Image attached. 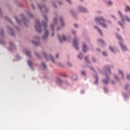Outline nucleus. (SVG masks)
<instances>
[{
    "label": "nucleus",
    "instance_id": "18",
    "mask_svg": "<svg viewBox=\"0 0 130 130\" xmlns=\"http://www.w3.org/2000/svg\"><path fill=\"white\" fill-rule=\"evenodd\" d=\"M105 70L109 71V73H111L110 68L109 67H106V68H105Z\"/></svg>",
    "mask_w": 130,
    "mask_h": 130
},
{
    "label": "nucleus",
    "instance_id": "8",
    "mask_svg": "<svg viewBox=\"0 0 130 130\" xmlns=\"http://www.w3.org/2000/svg\"><path fill=\"white\" fill-rule=\"evenodd\" d=\"M58 38L59 40H60V42L66 41L67 40V38L65 36H63L62 37H60V36H58Z\"/></svg>",
    "mask_w": 130,
    "mask_h": 130
},
{
    "label": "nucleus",
    "instance_id": "33",
    "mask_svg": "<svg viewBox=\"0 0 130 130\" xmlns=\"http://www.w3.org/2000/svg\"><path fill=\"white\" fill-rule=\"evenodd\" d=\"M99 41L102 43H104V41L103 40H102V39L99 40Z\"/></svg>",
    "mask_w": 130,
    "mask_h": 130
},
{
    "label": "nucleus",
    "instance_id": "58",
    "mask_svg": "<svg viewBox=\"0 0 130 130\" xmlns=\"http://www.w3.org/2000/svg\"><path fill=\"white\" fill-rule=\"evenodd\" d=\"M81 1H82V0H81Z\"/></svg>",
    "mask_w": 130,
    "mask_h": 130
},
{
    "label": "nucleus",
    "instance_id": "5",
    "mask_svg": "<svg viewBox=\"0 0 130 130\" xmlns=\"http://www.w3.org/2000/svg\"><path fill=\"white\" fill-rule=\"evenodd\" d=\"M49 35L48 30L46 29H45V35L43 37V40H46L48 38V36Z\"/></svg>",
    "mask_w": 130,
    "mask_h": 130
},
{
    "label": "nucleus",
    "instance_id": "6",
    "mask_svg": "<svg viewBox=\"0 0 130 130\" xmlns=\"http://www.w3.org/2000/svg\"><path fill=\"white\" fill-rule=\"evenodd\" d=\"M73 45L77 50H79L77 39L75 38L73 41Z\"/></svg>",
    "mask_w": 130,
    "mask_h": 130
},
{
    "label": "nucleus",
    "instance_id": "22",
    "mask_svg": "<svg viewBox=\"0 0 130 130\" xmlns=\"http://www.w3.org/2000/svg\"><path fill=\"white\" fill-rule=\"evenodd\" d=\"M27 63H28V64L30 67H31V66H32V62H31V61H30V60L28 61H27Z\"/></svg>",
    "mask_w": 130,
    "mask_h": 130
},
{
    "label": "nucleus",
    "instance_id": "54",
    "mask_svg": "<svg viewBox=\"0 0 130 130\" xmlns=\"http://www.w3.org/2000/svg\"><path fill=\"white\" fill-rule=\"evenodd\" d=\"M125 89H127V87L126 86H125Z\"/></svg>",
    "mask_w": 130,
    "mask_h": 130
},
{
    "label": "nucleus",
    "instance_id": "24",
    "mask_svg": "<svg viewBox=\"0 0 130 130\" xmlns=\"http://www.w3.org/2000/svg\"><path fill=\"white\" fill-rule=\"evenodd\" d=\"M112 4H113V3H112V2H111V1H109V2H108V6H112Z\"/></svg>",
    "mask_w": 130,
    "mask_h": 130
},
{
    "label": "nucleus",
    "instance_id": "11",
    "mask_svg": "<svg viewBox=\"0 0 130 130\" xmlns=\"http://www.w3.org/2000/svg\"><path fill=\"white\" fill-rule=\"evenodd\" d=\"M94 28L96 29L99 31V33H100L101 35H103V32H102V30H100V29L99 28L98 26H94Z\"/></svg>",
    "mask_w": 130,
    "mask_h": 130
},
{
    "label": "nucleus",
    "instance_id": "40",
    "mask_svg": "<svg viewBox=\"0 0 130 130\" xmlns=\"http://www.w3.org/2000/svg\"><path fill=\"white\" fill-rule=\"evenodd\" d=\"M127 78L128 79V80H130V76L129 75H127Z\"/></svg>",
    "mask_w": 130,
    "mask_h": 130
},
{
    "label": "nucleus",
    "instance_id": "44",
    "mask_svg": "<svg viewBox=\"0 0 130 130\" xmlns=\"http://www.w3.org/2000/svg\"><path fill=\"white\" fill-rule=\"evenodd\" d=\"M75 31H74V30H72V33L73 34H75Z\"/></svg>",
    "mask_w": 130,
    "mask_h": 130
},
{
    "label": "nucleus",
    "instance_id": "7",
    "mask_svg": "<svg viewBox=\"0 0 130 130\" xmlns=\"http://www.w3.org/2000/svg\"><path fill=\"white\" fill-rule=\"evenodd\" d=\"M57 18H54V19H53V22H54V23H55V24H52L51 25V30H52V31L54 30V26L57 24Z\"/></svg>",
    "mask_w": 130,
    "mask_h": 130
},
{
    "label": "nucleus",
    "instance_id": "35",
    "mask_svg": "<svg viewBox=\"0 0 130 130\" xmlns=\"http://www.w3.org/2000/svg\"><path fill=\"white\" fill-rule=\"evenodd\" d=\"M10 45H11V46L12 47H14V44L13 43H12V42L10 43Z\"/></svg>",
    "mask_w": 130,
    "mask_h": 130
},
{
    "label": "nucleus",
    "instance_id": "43",
    "mask_svg": "<svg viewBox=\"0 0 130 130\" xmlns=\"http://www.w3.org/2000/svg\"><path fill=\"white\" fill-rule=\"evenodd\" d=\"M118 23L120 24V25L122 26V24L121 23H120V22H118Z\"/></svg>",
    "mask_w": 130,
    "mask_h": 130
},
{
    "label": "nucleus",
    "instance_id": "1",
    "mask_svg": "<svg viewBox=\"0 0 130 130\" xmlns=\"http://www.w3.org/2000/svg\"><path fill=\"white\" fill-rule=\"evenodd\" d=\"M95 22L98 23L100 25H102L103 27L104 28L107 27V25L105 23H104L106 21V20L103 17H101L100 18H95Z\"/></svg>",
    "mask_w": 130,
    "mask_h": 130
},
{
    "label": "nucleus",
    "instance_id": "4",
    "mask_svg": "<svg viewBox=\"0 0 130 130\" xmlns=\"http://www.w3.org/2000/svg\"><path fill=\"white\" fill-rule=\"evenodd\" d=\"M44 18L45 19V21H43V25L44 26L45 28L47 27V22H48V19L46 16H44Z\"/></svg>",
    "mask_w": 130,
    "mask_h": 130
},
{
    "label": "nucleus",
    "instance_id": "27",
    "mask_svg": "<svg viewBox=\"0 0 130 130\" xmlns=\"http://www.w3.org/2000/svg\"><path fill=\"white\" fill-rule=\"evenodd\" d=\"M72 78L75 80H77V76H74Z\"/></svg>",
    "mask_w": 130,
    "mask_h": 130
},
{
    "label": "nucleus",
    "instance_id": "16",
    "mask_svg": "<svg viewBox=\"0 0 130 130\" xmlns=\"http://www.w3.org/2000/svg\"><path fill=\"white\" fill-rule=\"evenodd\" d=\"M37 40H38L37 42H35L34 41H32V42L35 45H39L40 44L39 39V38H37Z\"/></svg>",
    "mask_w": 130,
    "mask_h": 130
},
{
    "label": "nucleus",
    "instance_id": "52",
    "mask_svg": "<svg viewBox=\"0 0 130 130\" xmlns=\"http://www.w3.org/2000/svg\"><path fill=\"white\" fill-rule=\"evenodd\" d=\"M106 75L107 78L108 79V77L107 76V75Z\"/></svg>",
    "mask_w": 130,
    "mask_h": 130
},
{
    "label": "nucleus",
    "instance_id": "36",
    "mask_svg": "<svg viewBox=\"0 0 130 130\" xmlns=\"http://www.w3.org/2000/svg\"><path fill=\"white\" fill-rule=\"evenodd\" d=\"M15 19L17 21V22L18 23H20V21H19V20L18 19V18H17L16 17H15Z\"/></svg>",
    "mask_w": 130,
    "mask_h": 130
},
{
    "label": "nucleus",
    "instance_id": "51",
    "mask_svg": "<svg viewBox=\"0 0 130 130\" xmlns=\"http://www.w3.org/2000/svg\"><path fill=\"white\" fill-rule=\"evenodd\" d=\"M39 9H41L42 8L40 6V7H39Z\"/></svg>",
    "mask_w": 130,
    "mask_h": 130
},
{
    "label": "nucleus",
    "instance_id": "37",
    "mask_svg": "<svg viewBox=\"0 0 130 130\" xmlns=\"http://www.w3.org/2000/svg\"><path fill=\"white\" fill-rule=\"evenodd\" d=\"M28 15L31 17H32V14L31 13H29Z\"/></svg>",
    "mask_w": 130,
    "mask_h": 130
},
{
    "label": "nucleus",
    "instance_id": "2",
    "mask_svg": "<svg viewBox=\"0 0 130 130\" xmlns=\"http://www.w3.org/2000/svg\"><path fill=\"white\" fill-rule=\"evenodd\" d=\"M36 28L37 29V31L39 32H42V28H41V24L40 23L39 20H36Z\"/></svg>",
    "mask_w": 130,
    "mask_h": 130
},
{
    "label": "nucleus",
    "instance_id": "28",
    "mask_svg": "<svg viewBox=\"0 0 130 130\" xmlns=\"http://www.w3.org/2000/svg\"><path fill=\"white\" fill-rule=\"evenodd\" d=\"M3 34H4V31L3 30H1V34H0L1 36L2 37H3Z\"/></svg>",
    "mask_w": 130,
    "mask_h": 130
},
{
    "label": "nucleus",
    "instance_id": "49",
    "mask_svg": "<svg viewBox=\"0 0 130 130\" xmlns=\"http://www.w3.org/2000/svg\"><path fill=\"white\" fill-rule=\"evenodd\" d=\"M31 7H32V8L34 9V5H31Z\"/></svg>",
    "mask_w": 130,
    "mask_h": 130
},
{
    "label": "nucleus",
    "instance_id": "23",
    "mask_svg": "<svg viewBox=\"0 0 130 130\" xmlns=\"http://www.w3.org/2000/svg\"><path fill=\"white\" fill-rule=\"evenodd\" d=\"M116 37L118 40H121V37L119 35H116Z\"/></svg>",
    "mask_w": 130,
    "mask_h": 130
},
{
    "label": "nucleus",
    "instance_id": "12",
    "mask_svg": "<svg viewBox=\"0 0 130 130\" xmlns=\"http://www.w3.org/2000/svg\"><path fill=\"white\" fill-rule=\"evenodd\" d=\"M120 46H121L122 49H123V51H125L127 49L126 46L125 45H123L122 44L120 43Z\"/></svg>",
    "mask_w": 130,
    "mask_h": 130
},
{
    "label": "nucleus",
    "instance_id": "48",
    "mask_svg": "<svg viewBox=\"0 0 130 130\" xmlns=\"http://www.w3.org/2000/svg\"><path fill=\"white\" fill-rule=\"evenodd\" d=\"M92 60H93V62H95V60H94V58H92Z\"/></svg>",
    "mask_w": 130,
    "mask_h": 130
},
{
    "label": "nucleus",
    "instance_id": "3",
    "mask_svg": "<svg viewBox=\"0 0 130 130\" xmlns=\"http://www.w3.org/2000/svg\"><path fill=\"white\" fill-rule=\"evenodd\" d=\"M118 13L120 15V16H121V19H122V21H124L125 20V18H126V19L127 20V21L128 22H130V19L127 17L126 16H123L122 14L120 11H118Z\"/></svg>",
    "mask_w": 130,
    "mask_h": 130
},
{
    "label": "nucleus",
    "instance_id": "56",
    "mask_svg": "<svg viewBox=\"0 0 130 130\" xmlns=\"http://www.w3.org/2000/svg\"><path fill=\"white\" fill-rule=\"evenodd\" d=\"M43 55L45 56V54H43Z\"/></svg>",
    "mask_w": 130,
    "mask_h": 130
},
{
    "label": "nucleus",
    "instance_id": "19",
    "mask_svg": "<svg viewBox=\"0 0 130 130\" xmlns=\"http://www.w3.org/2000/svg\"><path fill=\"white\" fill-rule=\"evenodd\" d=\"M60 23L62 25V26H64V23L63 22L62 18H60Z\"/></svg>",
    "mask_w": 130,
    "mask_h": 130
},
{
    "label": "nucleus",
    "instance_id": "30",
    "mask_svg": "<svg viewBox=\"0 0 130 130\" xmlns=\"http://www.w3.org/2000/svg\"><path fill=\"white\" fill-rule=\"evenodd\" d=\"M95 78H96V80H95V84H98V77H95Z\"/></svg>",
    "mask_w": 130,
    "mask_h": 130
},
{
    "label": "nucleus",
    "instance_id": "14",
    "mask_svg": "<svg viewBox=\"0 0 130 130\" xmlns=\"http://www.w3.org/2000/svg\"><path fill=\"white\" fill-rule=\"evenodd\" d=\"M79 10H80L81 12H82L83 13L86 12V9H84L83 7L79 8Z\"/></svg>",
    "mask_w": 130,
    "mask_h": 130
},
{
    "label": "nucleus",
    "instance_id": "47",
    "mask_svg": "<svg viewBox=\"0 0 130 130\" xmlns=\"http://www.w3.org/2000/svg\"><path fill=\"white\" fill-rule=\"evenodd\" d=\"M115 78L116 80H118V79L116 78V76H115Z\"/></svg>",
    "mask_w": 130,
    "mask_h": 130
},
{
    "label": "nucleus",
    "instance_id": "29",
    "mask_svg": "<svg viewBox=\"0 0 130 130\" xmlns=\"http://www.w3.org/2000/svg\"><path fill=\"white\" fill-rule=\"evenodd\" d=\"M103 54L105 56H107V53H106V52H103Z\"/></svg>",
    "mask_w": 130,
    "mask_h": 130
},
{
    "label": "nucleus",
    "instance_id": "15",
    "mask_svg": "<svg viewBox=\"0 0 130 130\" xmlns=\"http://www.w3.org/2000/svg\"><path fill=\"white\" fill-rule=\"evenodd\" d=\"M40 67L42 68L43 69H45L46 68V65L44 63H42V64H41Z\"/></svg>",
    "mask_w": 130,
    "mask_h": 130
},
{
    "label": "nucleus",
    "instance_id": "46",
    "mask_svg": "<svg viewBox=\"0 0 130 130\" xmlns=\"http://www.w3.org/2000/svg\"><path fill=\"white\" fill-rule=\"evenodd\" d=\"M59 30V27H58L57 28V30Z\"/></svg>",
    "mask_w": 130,
    "mask_h": 130
},
{
    "label": "nucleus",
    "instance_id": "39",
    "mask_svg": "<svg viewBox=\"0 0 130 130\" xmlns=\"http://www.w3.org/2000/svg\"><path fill=\"white\" fill-rule=\"evenodd\" d=\"M35 55L38 57H40L39 55L37 53H35Z\"/></svg>",
    "mask_w": 130,
    "mask_h": 130
},
{
    "label": "nucleus",
    "instance_id": "38",
    "mask_svg": "<svg viewBox=\"0 0 130 130\" xmlns=\"http://www.w3.org/2000/svg\"><path fill=\"white\" fill-rule=\"evenodd\" d=\"M74 27H75V28H77L78 27V25L77 24H74Z\"/></svg>",
    "mask_w": 130,
    "mask_h": 130
},
{
    "label": "nucleus",
    "instance_id": "45",
    "mask_svg": "<svg viewBox=\"0 0 130 130\" xmlns=\"http://www.w3.org/2000/svg\"><path fill=\"white\" fill-rule=\"evenodd\" d=\"M67 1H68V3H69L70 4H71V2L70 1V0H67Z\"/></svg>",
    "mask_w": 130,
    "mask_h": 130
},
{
    "label": "nucleus",
    "instance_id": "17",
    "mask_svg": "<svg viewBox=\"0 0 130 130\" xmlns=\"http://www.w3.org/2000/svg\"><path fill=\"white\" fill-rule=\"evenodd\" d=\"M126 12H130V7L128 6H126V9H125Z\"/></svg>",
    "mask_w": 130,
    "mask_h": 130
},
{
    "label": "nucleus",
    "instance_id": "32",
    "mask_svg": "<svg viewBox=\"0 0 130 130\" xmlns=\"http://www.w3.org/2000/svg\"><path fill=\"white\" fill-rule=\"evenodd\" d=\"M5 19H6L7 21H11V20L10 19V18H9L7 17H5Z\"/></svg>",
    "mask_w": 130,
    "mask_h": 130
},
{
    "label": "nucleus",
    "instance_id": "57",
    "mask_svg": "<svg viewBox=\"0 0 130 130\" xmlns=\"http://www.w3.org/2000/svg\"><path fill=\"white\" fill-rule=\"evenodd\" d=\"M112 17H114V16H112Z\"/></svg>",
    "mask_w": 130,
    "mask_h": 130
},
{
    "label": "nucleus",
    "instance_id": "34",
    "mask_svg": "<svg viewBox=\"0 0 130 130\" xmlns=\"http://www.w3.org/2000/svg\"><path fill=\"white\" fill-rule=\"evenodd\" d=\"M85 60L86 62H87L88 63H89V61H88V57H85Z\"/></svg>",
    "mask_w": 130,
    "mask_h": 130
},
{
    "label": "nucleus",
    "instance_id": "9",
    "mask_svg": "<svg viewBox=\"0 0 130 130\" xmlns=\"http://www.w3.org/2000/svg\"><path fill=\"white\" fill-rule=\"evenodd\" d=\"M56 83L59 85H60L62 83V81L59 77L56 78Z\"/></svg>",
    "mask_w": 130,
    "mask_h": 130
},
{
    "label": "nucleus",
    "instance_id": "53",
    "mask_svg": "<svg viewBox=\"0 0 130 130\" xmlns=\"http://www.w3.org/2000/svg\"><path fill=\"white\" fill-rule=\"evenodd\" d=\"M52 36H54V33H53V32L52 33Z\"/></svg>",
    "mask_w": 130,
    "mask_h": 130
},
{
    "label": "nucleus",
    "instance_id": "50",
    "mask_svg": "<svg viewBox=\"0 0 130 130\" xmlns=\"http://www.w3.org/2000/svg\"><path fill=\"white\" fill-rule=\"evenodd\" d=\"M112 84H114V83L113 82V81L111 82Z\"/></svg>",
    "mask_w": 130,
    "mask_h": 130
},
{
    "label": "nucleus",
    "instance_id": "25",
    "mask_svg": "<svg viewBox=\"0 0 130 130\" xmlns=\"http://www.w3.org/2000/svg\"><path fill=\"white\" fill-rule=\"evenodd\" d=\"M119 72L120 73V74L122 75V78H123V74L122 71L121 70H119Z\"/></svg>",
    "mask_w": 130,
    "mask_h": 130
},
{
    "label": "nucleus",
    "instance_id": "31",
    "mask_svg": "<svg viewBox=\"0 0 130 130\" xmlns=\"http://www.w3.org/2000/svg\"><path fill=\"white\" fill-rule=\"evenodd\" d=\"M82 57H83V55L81 54H80L79 55H78V57L80 58V59H81Z\"/></svg>",
    "mask_w": 130,
    "mask_h": 130
},
{
    "label": "nucleus",
    "instance_id": "55",
    "mask_svg": "<svg viewBox=\"0 0 130 130\" xmlns=\"http://www.w3.org/2000/svg\"><path fill=\"white\" fill-rule=\"evenodd\" d=\"M42 8H44V9H45V7H43Z\"/></svg>",
    "mask_w": 130,
    "mask_h": 130
},
{
    "label": "nucleus",
    "instance_id": "10",
    "mask_svg": "<svg viewBox=\"0 0 130 130\" xmlns=\"http://www.w3.org/2000/svg\"><path fill=\"white\" fill-rule=\"evenodd\" d=\"M82 49H83V51L85 52H86L87 51V46H86V44L85 43H83V47H82Z\"/></svg>",
    "mask_w": 130,
    "mask_h": 130
},
{
    "label": "nucleus",
    "instance_id": "41",
    "mask_svg": "<svg viewBox=\"0 0 130 130\" xmlns=\"http://www.w3.org/2000/svg\"><path fill=\"white\" fill-rule=\"evenodd\" d=\"M59 55H58V54H57L56 55V57L57 58H58V57H59Z\"/></svg>",
    "mask_w": 130,
    "mask_h": 130
},
{
    "label": "nucleus",
    "instance_id": "26",
    "mask_svg": "<svg viewBox=\"0 0 130 130\" xmlns=\"http://www.w3.org/2000/svg\"><path fill=\"white\" fill-rule=\"evenodd\" d=\"M81 73H82V75H83V76L86 75V72L84 71H82Z\"/></svg>",
    "mask_w": 130,
    "mask_h": 130
},
{
    "label": "nucleus",
    "instance_id": "21",
    "mask_svg": "<svg viewBox=\"0 0 130 130\" xmlns=\"http://www.w3.org/2000/svg\"><path fill=\"white\" fill-rule=\"evenodd\" d=\"M110 49L112 52L115 53V51H114V49H113V48L111 46H110Z\"/></svg>",
    "mask_w": 130,
    "mask_h": 130
},
{
    "label": "nucleus",
    "instance_id": "42",
    "mask_svg": "<svg viewBox=\"0 0 130 130\" xmlns=\"http://www.w3.org/2000/svg\"><path fill=\"white\" fill-rule=\"evenodd\" d=\"M51 59H52V60L53 62H54V60H53V58H52V56L51 57Z\"/></svg>",
    "mask_w": 130,
    "mask_h": 130
},
{
    "label": "nucleus",
    "instance_id": "20",
    "mask_svg": "<svg viewBox=\"0 0 130 130\" xmlns=\"http://www.w3.org/2000/svg\"><path fill=\"white\" fill-rule=\"evenodd\" d=\"M109 82V81L108 79L103 80V83H105V84H108Z\"/></svg>",
    "mask_w": 130,
    "mask_h": 130
},
{
    "label": "nucleus",
    "instance_id": "13",
    "mask_svg": "<svg viewBox=\"0 0 130 130\" xmlns=\"http://www.w3.org/2000/svg\"><path fill=\"white\" fill-rule=\"evenodd\" d=\"M25 53H26L27 56L28 57H30V56H31V53H30V52H29V51H28V50H26V51H25Z\"/></svg>",
    "mask_w": 130,
    "mask_h": 130
}]
</instances>
